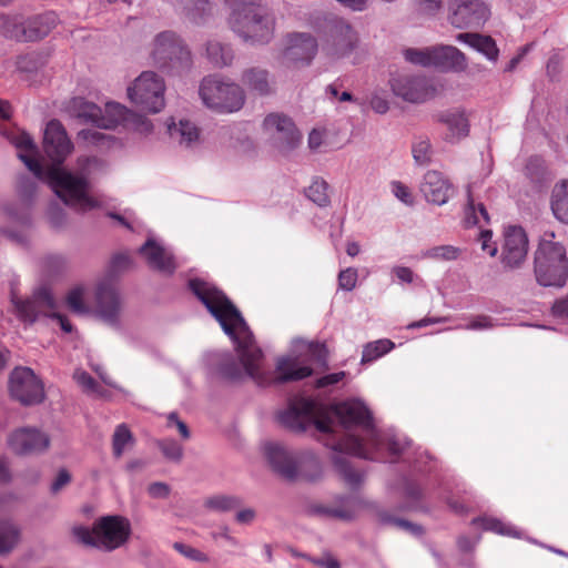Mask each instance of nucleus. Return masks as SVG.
Returning <instances> with one entry per match:
<instances>
[{
  "mask_svg": "<svg viewBox=\"0 0 568 568\" xmlns=\"http://www.w3.org/2000/svg\"><path fill=\"white\" fill-rule=\"evenodd\" d=\"M131 265V258L128 254H123V253H120V254H115L112 260H111V264H110V270H111V273L113 274H118L122 271H125L130 267Z\"/></svg>",
  "mask_w": 568,
  "mask_h": 568,
  "instance_id": "55",
  "label": "nucleus"
},
{
  "mask_svg": "<svg viewBox=\"0 0 568 568\" xmlns=\"http://www.w3.org/2000/svg\"><path fill=\"white\" fill-rule=\"evenodd\" d=\"M206 54L209 60L215 67L229 65L233 60L232 49L229 45H224L219 41L207 42Z\"/></svg>",
  "mask_w": 568,
  "mask_h": 568,
  "instance_id": "36",
  "label": "nucleus"
},
{
  "mask_svg": "<svg viewBox=\"0 0 568 568\" xmlns=\"http://www.w3.org/2000/svg\"><path fill=\"white\" fill-rule=\"evenodd\" d=\"M134 443L133 435L126 424H120L115 427L112 435V452L115 458H120L128 445Z\"/></svg>",
  "mask_w": 568,
  "mask_h": 568,
  "instance_id": "38",
  "label": "nucleus"
},
{
  "mask_svg": "<svg viewBox=\"0 0 568 568\" xmlns=\"http://www.w3.org/2000/svg\"><path fill=\"white\" fill-rule=\"evenodd\" d=\"M394 347V342L388 338L369 342L363 346L361 363H372L389 353Z\"/></svg>",
  "mask_w": 568,
  "mask_h": 568,
  "instance_id": "34",
  "label": "nucleus"
},
{
  "mask_svg": "<svg viewBox=\"0 0 568 568\" xmlns=\"http://www.w3.org/2000/svg\"><path fill=\"white\" fill-rule=\"evenodd\" d=\"M10 141L19 150V159L34 174V176L42 179L44 170L34 156L37 153V146L31 136L26 132H20L12 134Z\"/></svg>",
  "mask_w": 568,
  "mask_h": 568,
  "instance_id": "25",
  "label": "nucleus"
},
{
  "mask_svg": "<svg viewBox=\"0 0 568 568\" xmlns=\"http://www.w3.org/2000/svg\"><path fill=\"white\" fill-rule=\"evenodd\" d=\"M73 377L77 381V383L83 388L84 392H98L99 384L89 373L84 371H79L74 373Z\"/></svg>",
  "mask_w": 568,
  "mask_h": 568,
  "instance_id": "50",
  "label": "nucleus"
},
{
  "mask_svg": "<svg viewBox=\"0 0 568 568\" xmlns=\"http://www.w3.org/2000/svg\"><path fill=\"white\" fill-rule=\"evenodd\" d=\"M73 149L72 142L58 120H51L44 130L43 150L52 161V165L44 171L49 183L55 194L68 205L89 210L98 206V202L88 195V181L63 170L60 165Z\"/></svg>",
  "mask_w": 568,
  "mask_h": 568,
  "instance_id": "2",
  "label": "nucleus"
},
{
  "mask_svg": "<svg viewBox=\"0 0 568 568\" xmlns=\"http://www.w3.org/2000/svg\"><path fill=\"white\" fill-rule=\"evenodd\" d=\"M473 525H477L484 530L493 531L499 535H511V527L505 525L501 520L493 517H478L471 520Z\"/></svg>",
  "mask_w": 568,
  "mask_h": 568,
  "instance_id": "43",
  "label": "nucleus"
},
{
  "mask_svg": "<svg viewBox=\"0 0 568 568\" xmlns=\"http://www.w3.org/2000/svg\"><path fill=\"white\" fill-rule=\"evenodd\" d=\"M242 504L241 498L229 495H216L205 499L204 505L206 508L216 511H230Z\"/></svg>",
  "mask_w": 568,
  "mask_h": 568,
  "instance_id": "39",
  "label": "nucleus"
},
{
  "mask_svg": "<svg viewBox=\"0 0 568 568\" xmlns=\"http://www.w3.org/2000/svg\"><path fill=\"white\" fill-rule=\"evenodd\" d=\"M460 254V250L453 245H440L429 248L425 256L434 260L454 261Z\"/></svg>",
  "mask_w": 568,
  "mask_h": 568,
  "instance_id": "45",
  "label": "nucleus"
},
{
  "mask_svg": "<svg viewBox=\"0 0 568 568\" xmlns=\"http://www.w3.org/2000/svg\"><path fill=\"white\" fill-rule=\"evenodd\" d=\"M38 67V59L33 53L20 55L17 60V68L21 72H33Z\"/></svg>",
  "mask_w": 568,
  "mask_h": 568,
  "instance_id": "52",
  "label": "nucleus"
},
{
  "mask_svg": "<svg viewBox=\"0 0 568 568\" xmlns=\"http://www.w3.org/2000/svg\"><path fill=\"white\" fill-rule=\"evenodd\" d=\"M551 210L556 219L568 224V180H562L554 186Z\"/></svg>",
  "mask_w": 568,
  "mask_h": 568,
  "instance_id": "31",
  "label": "nucleus"
},
{
  "mask_svg": "<svg viewBox=\"0 0 568 568\" xmlns=\"http://www.w3.org/2000/svg\"><path fill=\"white\" fill-rule=\"evenodd\" d=\"M148 491L153 498H166L170 494V487L164 483H153L149 486Z\"/></svg>",
  "mask_w": 568,
  "mask_h": 568,
  "instance_id": "62",
  "label": "nucleus"
},
{
  "mask_svg": "<svg viewBox=\"0 0 568 568\" xmlns=\"http://www.w3.org/2000/svg\"><path fill=\"white\" fill-rule=\"evenodd\" d=\"M71 110L77 118L103 129L115 126L120 121L125 119L128 113L126 108L119 103H106V113L115 115V118L106 119L102 115V110L97 104L88 102L82 98H74L72 100Z\"/></svg>",
  "mask_w": 568,
  "mask_h": 568,
  "instance_id": "15",
  "label": "nucleus"
},
{
  "mask_svg": "<svg viewBox=\"0 0 568 568\" xmlns=\"http://www.w3.org/2000/svg\"><path fill=\"white\" fill-rule=\"evenodd\" d=\"M387 521L390 523L392 525H394L395 527L407 530L414 535H420L423 532V529L420 526L412 524L405 519L389 517L387 519Z\"/></svg>",
  "mask_w": 568,
  "mask_h": 568,
  "instance_id": "59",
  "label": "nucleus"
},
{
  "mask_svg": "<svg viewBox=\"0 0 568 568\" xmlns=\"http://www.w3.org/2000/svg\"><path fill=\"white\" fill-rule=\"evenodd\" d=\"M11 396L22 405L40 404L44 399V386L29 367H17L9 381Z\"/></svg>",
  "mask_w": 568,
  "mask_h": 568,
  "instance_id": "13",
  "label": "nucleus"
},
{
  "mask_svg": "<svg viewBox=\"0 0 568 568\" xmlns=\"http://www.w3.org/2000/svg\"><path fill=\"white\" fill-rule=\"evenodd\" d=\"M464 222L467 227L477 225L480 229L484 224L489 223V215L485 205L483 203H476L470 191H468L467 195V206L465 210Z\"/></svg>",
  "mask_w": 568,
  "mask_h": 568,
  "instance_id": "33",
  "label": "nucleus"
},
{
  "mask_svg": "<svg viewBox=\"0 0 568 568\" xmlns=\"http://www.w3.org/2000/svg\"><path fill=\"white\" fill-rule=\"evenodd\" d=\"M392 191L394 195L407 205H412L414 203V197L409 191V189L403 184L402 182L395 181L392 183Z\"/></svg>",
  "mask_w": 568,
  "mask_h": 568,
  "instance_id": "53",
  "label": "nucleus"
},
{
  "mask_svg": "<svg viewBox=\"0 0 568 568\" xmlns=\"http://www.w3.org/2000/svg\"><path fill=\"white\" fill-rule=\"evenodd\" d=\"M74 534L85 545L113 550L129 539L131 525L122 516H105L97 520L91 530L79 527L74 529Z\"/></svg>",
  "mask_w": 568,
  "mask_h": 568,
  "instance_id": "8",
  "label": "nucleus"
},
{
  "mask_svg": "<svg viewBox=\"0 0 568 568\" xmlns=\"http://www.w3.org/2000/svg\"><path fill=\"white\" fill-rule=\"evenodd\" d=\"M357 271L355 268H346L338 274V285L341 288L352 291L356 286Z\"/></svg>",
  "mask_w": 568,
  "mask_h": 568,
  "instance_id": "51",
  "label": "nucleus"
},
{
  "mask_svg": "<svg viewBox=\"0 0 568 568\" xmlns=\"http://www.w3.org/2000/svg\"><path fill=\"white\" fill-rule=\"evenodd\" d=\"M50 443L47 433L33 427L18 428L8 439L11 450L20 456L41 454L50 447Z\"/></svg>",
  "mask_w": 568,
  "mask_h": 568,
  "instance_id": "19",
  "label": "nucleus"
},
{
  "mask_svg": "<svg viewBox=\"0 0 568 568\" xmlns=\"http://www.w3.org/2000/svg\"><path fill=\"white\" fill-rule=\"evenodd\" d=\"M456 39L457 41L474 48L490 60H495L498 57L499 50L494 39L489 36L465 32L458 33Z\"/></svg>",
  "mask_w": 568,
  "mask_h": 568,
  "instance_id": "29",
  "label": "nucleus"
},
{
  "mask_svg": "<svg viewBox=\"0 0 568 568\" xmlns=\"http://www.w3.org/2000/svg\"><path fill=\"white\" fill-rule=\"evenodd\" d=\"M419 10L425 14H435L443 4V0H418Z\"/></svg>",
  "mask_w": 568,
  "mask_h": 568,
  "instance_id": "63",
  "label": "nucleus"
},
{
  "mask_svg": "<svg viewBox=\"0 0 568 568\" xmlns=\"http://www.w3.org/2000/svg\"><path fill=\"white\" fill-rule=\"evenodd\" d=\"M168 427H176L179 434L183 439H189L191 436L187 425L179 418L176 413H170L168 415Z\"/></svg>",
  "mask_w": 568,
  "mask_h": 568,
  "instance_id": "56",
  "label": "nucleus"
},
{
  "mask_svg": "<svg viewBox=\"0 0 568 568\" xmlns=\"http://www.w3.org/2000/svg\"><path fill=\"white\" fill-rule=\"evenodd\" d=\"M434 47L427 49H407L404 52L405 59L414 64L434 67Z\"/></svg>",
  "mask_w": 568,
  "mask_h": 568,
  "instance_id": "42",
  "label": "nucleus"
},
{
  "mask_svg": "<svg viewBox=\"0 0 568 568\" xmlns=\"http://www.w3.org/2000/svg\"><path fill=\"white\" fill-rule=\"evenodd\" d=\"M263 129L271 135L278 152L283 154L291 152L301 143V133L294 122L284 114H268L264 119Z\"/></svg>",
  "mask_w": 568,
  "mask_h": 568,
  "instance_id": "14",
  "label": "nucleus"
},
{
  "mask_svg": "<svg viewBox=\"0 0 568 568\" xmlns=\"http://www.w3.org/2000/svg\"><path fill=\"white\" fill-rule=\"evenodd\" d=\"M210 9L209 0H191L183 8L185 14L195 22L202 19Z\"/></svg>",
  "mask_w": 568,
  "mask_h": 568,
  "instance_id": "46",
  "label": "nucleus"
},
{
  "mask_svg": "<svg viewBox=\"0 0 568 568\" xmlns=\"http://www.w3.org/2000/svg\"><path fill=\"white\" fill-rule=\"evenodd\" d=\"M331 38L333 48L331 53L337 57L349 53L357 42V34L353 28L342 21H336L331 28Z\"/></svg>",
  "mask_w": 568,
  "mask_h": 568,
  "instance_id": "28",
  "label": "nucleus"
},
{
  "mask_svg": "<svg viewBox=\"0 0 568 568\" xmlns=\"http://www.w3.org/2000/svg\"><path fill=\"white\" fill-rule=\"evenodd\" d=\"M265 455L273 470L285 479L315 480L321 475L320 460L312 453L297 455L278 444H267Z\"/></svg>",
  "mask_w": 568,
  "mask_h": 568,
  "instance_id": "6",
  "label": "nucleus"
},
{
  "mask_svg": "<svg viewBox=\"0 0 568 568\" xmlns=\"http://www.w3.org/2000/svg\"><path fill=\"white\" fill-rule=\"evenodd\" d=\"M434 67L454 72H463L467 69L466 55L456 47H434Z\"/></svg>",
  "mask_w": 568,
  "mask_h": 568,
  "instance_id": "26",
  "label": "nucleus"
},
{
  "mask_svg": "<svg viewBox=\"0 0 568 568\" xmlns=\"http://www.w3.org/2000/svg\"><path fill=\"white\" fill-rule=\"evenodd\" d=\"M554 233H545L534 257L536 281L542 286L561 287L568 278V258L565 246L554 241Z\"/></svg>",
  "mask_w": 568,
  "mask_h": 568,
  "instance_id": "4",
  "label": "nucleus"
},
{
  "mask_svg": "<svg viewBox=\"0 0 568 568\" xmlns=\"http://www.w3.org/2000/svg\"><path fill=\"white\" fill-rule=\"evenodd\" d=\"M242 82L250 90L266 95L271 92V85L268 81V73L266 70L258 68H251L244 71Z\"/></svg>",
  "mask_w": 568,
  "mask_h": 568,
  "instance_id": "32",
  "label": "nucleus"
},
{
  "mask_svg": "<svg viewBox=\"0 0 568 568\" xmlns=\"http://www.w3.org/2000/svg\"><path fill=\"white\" fill-rule=\"evenodd\" d=\"M17 528L6 521H0V554L9 552L18 541Z\"/></svg>",
  "mask_w": 568,
  "mask_h": 568,
  "instance_id": "41",
  "label": "nucleus"
},
{
  "mask_svg": "<svg viewBox=\"0 0 568 568\" xmlns=\"http://www.w3.org/2000/svg\"><path fill=\"white\" fill-rule=\"evenodd\" d=\"M58 21L53 12L36 16L23 20L21 16H7L1 18L2 33L17 41H38L47 37Z\"/></svg>",
  "mask_w": 568,
  "mask_h": 568,
  "instance_id": "10",
  "label": "nucleus"
},
{
  "mask_svg": "<svg viewBox=\"0 0 568 568\" xmlns=\"http://www.w3.org/2000/svg\"><path fill=\"white\" fill-rule=\"evenodd\" d=\"M544 172L542 161L539 158H531L525 166V174L532 181H538Z\"/></svg>",
  "mask_w": 568,
  "mask_h": 568,
  "instance_id": "54",
  "label": "nucleus"
},
{
  "mask_svg": "<svg viewBox=\"0 0 568 568\" xmlns=\"http://www.w3.org/2000/svg\"><path fill=\"white\" fill-rule=\"evenodd\" d=\"M491 231L490 230H481L480 231V241L483 251L487 252L490 256H495L497 254V247L495 244H489L491 240Z\"/></svg>",
  "mask_w": 568,
  "mask_h": 568,
  "instance_id": "61",
  "label": "nucleus"
},
{
  "mask_svg": "<svg viewBox=\"0 0 568 568\" xmlns=\"http://www.w3.org/2000/svg\"><path fill=\"white\" fill-rule=\"evenodd\" d=\"M199 93L207 108L222 113L236 112L245 102L244 92L239 84L224 82L217 77L204 78Z\"/></svg>",
  "mask_w": 568,
  "mask_h": 568,
  "instance_id": "9",
  "label": "nucleus"
},
{
  "mask_svg": "<svg viewBox=\"0 0 568 568\" xmlns=\"http://www.w3.org/2000/svg\"><path fill=\"white\" fill-rule=\"evenodd\" d=\"M452 138L460 139L468 135L469 123L464 112H449L444 116Z\"/></svg>",
  "mask_w": 568,
  "mask_h": 568,
  "instance_id": "37",
  "label": "nucleus"
},
{
  "mask_svg": "<svg viewBox=\"0 0 568 568\" xmlns=\"http://www.w3.org/2000/svg\"><path fill=\"white\" fill-rule=\"evenodd\" d=\"M151 63L162 72L181 75L190 70L192 55L183 41L172 31L155 36L149 52Z\"/></svg>",
  "mask_w": 568,
  "mask_h": 568,
  "instance_id": "7",
  "label": "nucleus"
},
{
  "mask_svg": "<svg viewBox=\"0 0 568 568\" xmlns=\"http://www.w3.org/2000/svg\"><path fill=\"white\" fill-rule=\"evenodd\" d=\"M345 375H346L345 372H337V373H332V374L322 376L316 379L315 387L324 388V387H327L331 385H335V384L339 383L341 381H343Z\"/></svg>",
  "mask_w": 568,
  "mask_h": 568,
  "instance_id": "57",
  "label": "nucleus"
},
{
  "mask_svg": "<svg viewBox=\"0 0 568 568\" xmlns=\"http://www.w3.org/2000/svg\"><path fill=\"white\" fill-rule=\"evenodd\" d=\"M332 448L336 453L333 462L337 473L351 488H358L363 481V474L353 469L347 457L342 454L345 453L364 459L371 458L363 440L354 435H346L335 442Z\"/></svg>",
  "mask_w": 568,
  "mask_h": 568,
  "instance_id": "12",
  "label": "nucleus"
},
{
  "mask_svg": "<svg viewBox=\"0 0 568 568\" xmlns=\"http://www.w3.org/2000/svg\"><path fill=\"white\" fill-rule=\"evenodd\" d=\"M528 253V237L520 226H509L505 233V242L501 252V262L505 266L518 267Z\"/></svg>",
  "mask_w": 568,
  "mask_h": 568,
  "instance_id": "22",
  "label": "nucleus"
},
{
  "mask_svg": "<svg viewBox=\"0 0 568 568\" xmlns=\"http://www.w3.org/2000/svg\"><path fill=\"white\" fill-rule=\"evenodd\" d=\"M67 303L70 310L75 313L82 314L87 311L83 302V290L81 287H75L69 292Z\"/></svg>",
  "mask_w": 568,
  "mask_h": 568,
  "instance_id": "49",
  "label": "nucleus"
},
{
  "mask_svg": "<svg viewBox=\"0 0 568 568\" xmlns=\"http://www.w3.org/2000/svg\"><path fill=\"white\" fill-rule=\"evenodd\" d=\"M222 374L230 379H239L242 376V372L234 361L222 365Z\"/></svg>",
  "mask_w": 568,
  "mask_h": 568,
  "instance_id": "64",
  "label": "nucleus"
},
{
  "mask_svg": "<svg viewBox=\"0 0 568 568\" xmlns=\"http://www.w3.org/2000/svg\"><path fill=\"white\" fill-rule=\"evenodd\" d=\"M328 184L323 179H315L306 190V196L318 206L329 204Z\"/></svg>",
  "mask_w": 568,
  "mask_h": 568,
  "instance_id": "40",
  "label": "nucleus"
},
{
  "mask_svg": "<svg viewBox=\"0 0 568 568\" xmlns=\"http://www.w3.org/2000/svg\"><path fill=\"white\" fill-rule=\"evenodd\" d=\"M97 313L99 316L113 324L118 321L121 302L115 286L109 282L99 284L95 293Z\"/></svg>",
  "mask_w": 568,
  "mask_h": 568,
  "instance_id": "24",
  "label": "nucleus"
},
{
  "mask_svg": "<svg viewBox=\"0 0 568 568\" xmlns=\"http://www.w3.org/2000/svg\"><path fill=\"white\" fill-rule=\"evenodd\" d=\"M358 503L349 498H341L337 505L333 506H318L315 511L327 518L339 520H353L357 514Z\"/></svg>",
  "mask_w": 568,
  "mask_h": 568,
  "instance_id": "30",
  "label": "nucleus"
},
{
  "mask_svg": "<svg viewBox=\"0 0 568 568\" xmlns=\"http://www.w3.org/2000/svg\"><path fill=\"white\" fill-rule=\"evenodd\" d=\"M173 548L181 554L182 556L196 561V562H207L209 556L204 554L203 551L191 547L189 545H185L183 542H174Z\"/></svg>",
  "mask_w": 568,
  "mask_h": 568,
  "instance_id": "48",
  "label": "nucleus"
},
{
  "mask_svg": "<svg viewBox=\"0 0 568 568\" xmlns=\"http://www.w3.org/2000/svg\"><path fill=\"white\" fill-rule=\"evenodd\" d=\"M158 447L165 458L179 463L183 457V447L174 439H160Z\"/></svg>",
  "mask_w": 568,
  "mask_h": 568,
  "instance_id": "44",
  "label": "nucleus"
},
{
  "mask_svg": "<svg viewBox=\"0 0 568 568\" xmlns=\"http://www.w3.org/2000/svg\"><path fill=\"white\" fill-rule=\"evenodd\" d=\"M168 132L171 138L178 139L181 144L184 143L186 145L199 138L197 128L190 121H180L179 124L172 122L168 124Z\"/></svg>",
  "mask_w": 568,
  "mask_h": 568,
  "instance_id": "35",
  "label": "nucleus"
},
{
  "mask_svg": "<svg viewBox=\"0 0 568 568\" xmlns=\"http://www.w3.org/2000/svg\"><path fill=\"white\" fill-rule=\"evenodd\" d=\"M420 192L425 199L436 205H444L454 194V185L438 171L425 173L420 184Z\"/></svg>",
  "mask_w": 568,
  "mask_h": 568,
  "instance_id": "23",
  "label": "nucleus"
},
{
  "mask_svg": "<svg viewBox=\"0 0 568 568\" xmlns=\"http://www.w3.org/2000/svg\"><path fill=\"white\" fill-rule=\"evenodd\" d=\"M392 90L403 100L422 103L435 95V88L422 75H397L390 81Z\"/></svg>",
  "mask_w": 568,
  "mask_h": 568,
  "instance_id": "20",
  "label": "nucleus"
},
{
  "mask_svg": "<svg viewBox=\"0 0 568 568\" xmlns=\"http://www.w3.org/2000/svg\"><path fill=\"white\" fill-rule=\"evenodd\" d=\"M190 291L220 323L226 335L235 344V351L246 373L257 385L268 386L273 383L301 381L312 375L310 366H298L297 359L282 357L276 363V375L263 367V352L256 345L241 312L215 285L200 278L189 281Z\"/></svg>",
  "mask_w": 568,
  "mask_h": 568,
  "instance_id": "1",
  "label": "nucleus"
},
{
  "mask_svg": "<svg viewBox=\"0 0 568 568\" xmlns=\"http://www.w3.org/2000/svg\"><path fill=\"white\" fill-rule=\"evenodd\" d=\"M317 52V42L308 33H291L285 40L281 63L286 68H300L311 63Z\"/></svg>",
  "mask_w": 568,
  "mask_h": 568,
  "instance_id": "17",
  "label": "nucleus"
},
{
  "mask_svg": "<svg viewBox=\"0 0 568 568\" xmlns=\"http://www.w3.org/2000/svg\"><path fill=\"white\" fill-rule=\"evenodd\" d=\"M11 302L14 313L24 323H34L39 315L48 316L55 310V301L48 288L37 290L30 298H19L12 294Z\"/></svg>",
  "mask_w": 568,
  "mask_h": 568,
  "instance_id": "18",
  "label": "nucleus"
},
{
  "mask_svg": "<svg viewBox=\"0 0 568 568\" xmlns=\"http://www.w3.org/2000/svg\"><path fill=\"white\" fill-rule=\"evenodd\" d=\"M334 415L345 428L359 426L375 439L374 422L371 410L359 400H347L332 407Z\"/></svg>",
  "mask_w": 568,
  "mask_h": 568,
  "instance_id": "21",
  "label": "nucleus"
},
{
  "mask_svg": "<svg viewBox=\"0 0 568 568\" xmlns=\"http://www.w3.org/2000/svg\"><path fill=\"white\" fill-rule=\"evenodd\" d=\"M413 156L416 163L425 165L430 161V143L426 139H419L413 144Z\"/></svg>",
  "mask_w": 568,
  "mask_h": 568,
  "instance_id": "47",
  "label": "nucleus"
},
{
  "mask_svg": "<svg viewBox=\"0 0 568 568\" xmlns=\"http://www.w3.org/2000/svg\"><path fill=\"white\" fill-rule=\"evenodd\" d=\"M165 84L153 71L142 72L128 88V97L140 110L158 113L164 105Z\"/></svg>",
  "mask_w": 568,
  "mask_h": 568,
  "instance_id": "11",
  "label": "nucleus"
},
{
  "mask_svg": "<svg viewBox=\"0 0 568 568\" xmlns=\"http://www.w3.org/2000/svg\"><path fill=\"white\" fill-rule=\"evenodd\" d=\"M448 20L455 28H477L489 17L490 11L481 0H449Z\"/></svg>",
  "mask_w": 568,
  "mask_h": 568,
  "instance_id": "16",
  "label": "nucleus"
},
{
  "mask_svg": "<svg viewBox=\"0 0 568 568\" xmlns=\"http://www.w3.org/2000/svg\"><path fill=\"white\" fill-rule=\"evenodd\" d=\"M70 481H71L70 473L64 468L60 469L55 479L51 484V488H50L51 493L52 494L59 493L62 488H64L67 485H69Z\"/></svg>",
  "mask_w": 568,
  "mask_h": 568,
  "instance_id": "58",
  "label": "nucleus"
},
{
  "mask_svg": "<svg viewBox=\"0 0 568 568\" xmlns=\"http://www.w3.org/2000/svg\"><path fill=\"white\" fill-rule=\"evenodd\" d=\"M140 253L145 256L148 264L160 272L173 273L175 264L173 256L159 245L154 240L149 239L140 248Z\"/></svg>",
  "mask_w": 568,
  "mask_h": 568,
  "instance_id": "27",
  "label": "nucleus"
},
{
  "mask_svg": "<svg viewBox=\"0 0 568 568\" xmlns=\"http://www.w3.org/2000/svg\"><path fill=\"white\" fill-rule=\"evenodd\" d=\"M280 423L292 432L302 433L314 426L318 432H333V419L325 407L312 398L295 396L285 410L278 414Z\"/></svg>",
  "mask_w": 568,
  "mask_h": 568,
  "instance_id": "5",
  "label": "nucleus"
},
{
  "mask_svg": "<svg viewBox=\"0 0 568 568\" xmlns=\"http://www.w3.org/2000/svg\"><path fill=\"white\" fill-rule=\"evenodd\" d=\"M493 327V322L489 316L480 315L474 318L469 324L465 326L466 329H487Z\"/></svg>",
  "mask_w": 568,
  "mask_h": 568,
  "instance_id": "60",
  "label": "nucleus"
},
{
  "mask_svg": "<svg viewBox=\"0 0 568 568\" xmlns=\"http://www.w3.org/2000/svg\"><path fill=\"white\" fill-rule=\"evenodd\" d=\"M230 10L227 23L243 41L267 44L274 38L276 20L261 0H224Z\"/></svg>",
  "mask_w": 568,
  "mask_h": 568,
  "instance_id": "3",
  "label": "nucleus"
}]
</instances>
